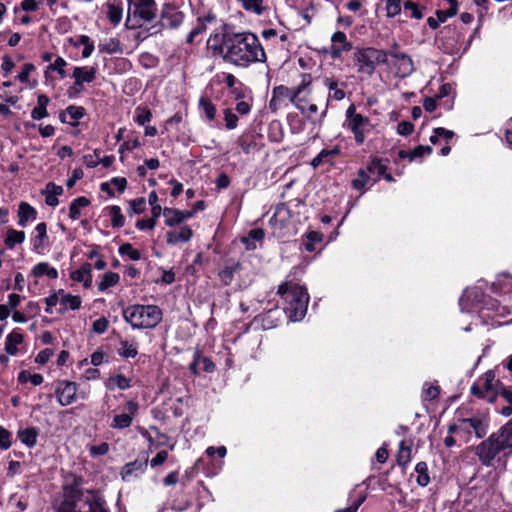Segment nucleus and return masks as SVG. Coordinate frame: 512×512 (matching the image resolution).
<instances>
[{"label":"nucleus","instance_id":"1","mask_svg":"<svg viewBox=\"0 0 512 512\" xmlns=\"http://www.w3.org/2000/svg\"><path fill=\"white\" fill-rule=\"evenodd\" d=\"M214 51L222 54L223 60L240 67L254 62H264L266 54L258 37L251 32H230L222 34L221 44Z\"/></svg>","mask_w":512,"mask_h":512},{"label":"nucleus","instance_id":"2","mask_svg":"<svg viewBox=\"0 0 512 512\" xmlns=\"http://www.w3.org/2000/svg\"><path fill=\"white\" fill-rule=\"evenodd\" d=\"M501 453L504 456L512 453V418L475 447L476 456L487 467L494 466L496 460L500 461Z\"/></svg>","mask_w":512,"mask_h":512},{"label":"nucleus","instance_id":"3","mask_svg":"<svg viewBox=\"0 0 512 512\" xmlns=\"http://www.w3.org/2000/svg\"><path fill=\"white\" fill-rule=\"evenodd\" d=\"M81 479H75L74 486H64V498L57 512H109L105 500L93 491L83 492L77 486Z\"/></svg>","mask_w":512,"mask_h":512},{"label":"nucleus","instance_id":"4","mask_svg":"<svg viewBox=\"0 0 512 512\" xmlns=\"http://www.w3.org/2000/svg\"><path fill=\"white\" fill-rule=\"evenodd\" d=\"M123 317L133 328H154L162 320V311L156 305H132L123 310Z\"/></svg>","mask_w":512,"mask_h":512},{"label":"nucleus","instance_id":"5","mask_svg":"<svg viewBox=\"0 0 512 512\" xmlns=\"http://www.w3.org/2000/svg\"><path fill=\"white\" fill-rule=\"evenodd\" d=\"M125 26L129 29L141 27V22H152L157 15L155 0H128Z\"/></svg>","mask_w":512,"mask_h":512},{"label":"nucleus","instance_id":"6","mask_svg":"<svg viewBox=\"0 0 512 512\" xmlns=\"http://www.w3.org/2000/svg\"><path fill=\"white\" fill-rule=\"evenodd\" d=\"M354 58L358 72L372 75L377 65L388 63V51L374 47L361 48L354 53Z\"/></svg>","mask_w":512,"mask_h":512},{"label":"nucleus","instance_id":"7","mask_svg":"<svg viewBox=\"0 0 512 512\" xmlns=\"http://www.w3.org/2000/svg\"><path fill=\"white\" fill-rule=\"evenodd\" d=\"M289 305L286 308L288 316L293 321L301 320L306 312L309 302V295L305 287L295 284L291 290Z\"/></svg>","mask_w":512,"mask_h":512},{"label":"nucleus","instance_id":"8","mask_svg":"<svg viewBox=\"0 0 512 512\" xmlns=\"http://www.w3.org/2000/svg\"><path fill=\"white\" fill-rule=\"evenodd\" d=\"M461 425H464L462 428L463 431L470 433L471 430L474 431L475 436L479 439L486 436L489 428V418L485 415H476L469 418L459 419Z\"/></svg>","mask_w":512,"mask_h":512},{"label":"nucleus","instance_id":"9","mask_svg":"<svg viewBox=\"0 0 512 512\" xmlns=\"http://www.w3.org/2000/svg\"><path fill=\"white\" fill-rule=\"evenodd\" d=\"M388 56L398 61L396 65L401 77H407L415 71L413 60L408 54L402 52L388 51Z\"/></svg>","mask_w":512,"mask_h":512},{"label":"nucleus","instance_id":"10","mask_svg":"<svg viewBox=\"0 0 512 512\" xmlns=\"http://www.w3.org/2000/svg\"><path fill=\"white\" fill-rule=\"evenodd\" d=\"M56 394L58 402L62 406H68L76 400V384L64 381L57 387Z\"/></svg>","mask_w":512,"mask_h":512},{"label":"nucleus","instance_id":"11","mask_svg":"<svg viewBox=\"0 0 512 512\" xmlns=\"http://www.w3.org/2000/svg\"><path fill=\"white\" fill-rule=\"evenodd\" d=\"M163 215L165 217V224L173 227L182 223L184 220L193 217L194 211H181L175 208H164Z\"/></svg>","mask_w":512,"mask_h":512},{"label":"nucleus","instance_id":"12","mask_svg":"<svg viewBox=\"0 0 512 512\" xmlns=\"http://www.w3.org/2000/svg\"><path fill=\"white\" fill-rule=\"evenodd\" d=\"M312 77L310 74H303L302 75V81L300 85L293 90V93L291 95V103L296 106V108L302 113H305V110L303 109L302 102L304 101V97L301 96V94L308 90L309 86L311 85Z\"/></svg>","mask_w":512,"mask_h":512},{"label":"nucleus","instance_id":"13","mask_svg":"<svg viewBox=\"0 0 512 512\" xmlns=\"http://www.w3.org/2000/svg\"><path fill=\"white\" fill-rule=\"evenodd\" d=\"M161 18L167 19L171 28H177L183 22L184 15L176 11L172 5L165 4L161 10Z\"/></svg>","mask_w":512,"mask_h":512},{"label":"nucleus","instance_id":"14","mask_svg":"<svg viewBox=\"0 0 512 512\" xmlns=\"http://www.w3.org/2000/svg\"><path fill=\"white\" fill-rule=\"evenodd\" d=\"M72 76L75 79V86L82 87L84 82L90 83L95 79L96 68L91 67L90 69L85 70L82 67H75Z\"/></svg>","mask_w":512,"mask_h":512},{"label":"nucleus","instance_id":"15","mask_svg":"<svg viewBox=\"0 0 512 512\" xmlns=\"http://www.w3.org/2000/svg\"><path fill=\"white\" fill-rule=\"evenodd\" d=\"M216 20V16L212 13H209L205 17H199L197 19V26L191 30V32L188 34L186 42L189 44H192L194 41V38L203 32L206 31V23H211Z\"/></svg>","mask_w":512,"mask_h":512},{"label":"nucleus","instance_id":"16","mask_svg":"<svg viewBox=\"0 0 512 512\" xmlns=\"http://www.w3.org/2000/svg\"><path fill=\"white\" fill-rule=\"evenodd\" d=\"M193 232L190 227L183 226L180 232L169 231L166 233V240L169 245H175L178 242H187L191 239Z\"/></svg>","mask_w":512,"mask_h":512},{"label":"nucleus","instance_id":"17","mask_svg":"<svg viewBox=\"0 0 512 512\" xmlns=\"http://www.w3.org/2000/svg\"><path fill=\"white\" fill-rule=\"evenodd\" d=\"M38 435L39 429L36 427H28L19 430L17 433L19 440L29 448H33L36 445Z\"/></svg>","mask_w":512,"mask_h":512},{"label":"nucleus","instance_id":"18","mask_svg":"<svg viewBox=\"0 0 512 512\" xmlns=\"http://www.w3.org/2000/svg\"><path fill=\"white\" fill-rule=\"evenodd\" d=\"M265 233L261 228H255L248 232V235L241 238V242L245 244L246 250H255L256 242L264 239Z\"/></svg>","mask_w":512,"mask_h":512},{"label":"nucleus","instance_id":"19","mask_svg":"<svg viewBox=\"0 0 512 512\" xmlns=\"http://www.w3.org/2000/svg\"><path fill=\"white\" fill-rule=\"evenodd\" d=\"M35 231L37 235L32 239V245L34 250L40 251L45 246V240L48 239L46 223L41 222L37 224Z\"/></svg>","mask_w":512,"mask_h":512},{"label":"nucleus","instance_id":"20","mask_svg":"<svg viewBox=\"0 0 512 512\" xmlns=\"http://www.w3.org/2000/svg\"><path fill=\"white\" fill-rule=\"evenodd\" d=\"M148 458L136 459L133 462L127 463L122 472L123 479L132 475L135 472L143 473L147 467Z\"/></svg>","mask_w":512,"mask_h":512},{"label":"nucleus","instance_id":"21","mask_svg":"<svg viewBox=\"0 0 512 512\" xmlns=\"http://www.w3.org/2000/svg\"><path fill=\"white\" fill-rule=\"evenodd\" d=\"M23 341V335L17 331H13L6 337L5 351L9 355H16L18 352L17 346Z\"/></svg>","mask_w":512,"mask_h":512},{"label":"nucleus","instance_id":"22","mask_svg":"<svg viewBox=\"0 0 512 512\" xmlns=\"http://www.w3.org/2000/svg\"><path fill=\"white\" fill-rule=\"evenodd\" d=\"M36 214H37L36 210L31 205H29L26 202H21L19 205V211H18V216H19L18 224L21 227H25L27 221L29 219H34L36 217Z\"/></svg>","mask_w":512,"mask_h":512},{"label":"nucleus","instance_id":"23","mask_svg":"<svg viewBox=\"0 0 512 512\" xmlns=\"http://www.w3.org/2000/svg\"><path fill=\"white\" fill-rule=\"evenodd\" d=\"M90 205V200L84 196L74 199L69 208V217L72 220H76L80 217V209Z\"/></svg>","mask_w":512,"mask_h":512},{"label":"nucleus","instance_id":"24","mask_svg":"<svg viewBox=\"0 0 512 512\" xmlns=\"http://www.w3.org/2000/svg\"><path fill=\"white\" fill-rule=\"evenodd\" d=\"M32 274L35 277L47 275L50 279H56L58 277L57 270L53 267H50V265L47 262H41L34 266Z\"/></svg>","mask_w":512,"mask_h":512},{"label":"nucleus","instance_id":"25","mask_svg":"<svg viewBox=\"0 0 512 512\" xmlns=\"http://www.w3.org/2000/svg\"><path fill=\"white\" fill-rule=\"evenodd\" d=\"M482 384L481 386L485 389L488 396H490L493 393H496V387L498 388V382L499 380L495 381V373L492 370L487 371L482 378Z\"/></svg>","mask_w":512,"mask_h":512},{"label":"nucleus","instance_id":"26","mask_svg":"<svg viewBox=\"0 0 512 512\" xmlns=\"http://www.w3.org/2000/svg\"><path fill=\"white\" fill-rule=\"evenodd\" d=\"M498 388L496 387V393L491 394L487 397L489 403H494L496 397L500 395L509 404L512 405V391L507 388L502 382H498Z\"/></svg>","mask_w":512,"mask_h":512},{"label":"nucleus","instance_id":"27","mask_svg":"<svg viewBox=\"0 0 512 512\" xmlns=\"http://www.w3.org/2000/svg\"><path fill=\"white\" fill-rule=\"evenodd\" d=\"M411 451V445H406L405 441L400 442L399 450L397 453L398 465L405 467L411 461Z\"/></svg>","mask_w":512,"mask_h":512},{"label":"nucleus","instance_id":"28","mask_svg":"<svg viewBox=\"0 0 512 512\" xmlns=\"http://www.w3.org/2000/svg\"><path fill=\"white\" fill-rule=\"evenodd\" d=\"M25 240V232L17 231L15 229H9L7 231L5 244L9 248H13L16 244H20Z\"/></svg>","mask_w":512,"mask_h":512},{"label":"nucleus","instance_id":"29","mask_svg":"<svg viewBox=\"0 0 512 512\" xmlns=\"http://www.w3.org/2000/svg\"><path fill=\"white\" fill-rule=\"evenodd\" d=\"M120 276L115 272H106L102 276L101 282L98 284L99 291H105L119 282Z\"/></svg>","mask_w":512,"mask_h":512},{"label":"nucleus","instance_id":"30","mask_svg":"<svg viewBox=\"0 0 512 512\" xmlns=\"http://www.w3.org/2000/svg\"><path fill=\"white\" fill-rule=\"evenodd\" d=\"M415 471L418 473L417 483L422 487L427 486L430 482L427 464L425 462H418L415 466Z\"/></svg>","mask_w":512,"mask_h":512},{"label":"nucleus","instance_id":"31","mask_svg":"<svg viewBox=\"0 0 512 512\" xmlns=\"http://www.w3.org/2000/svg\"><path fill=\"white\" fill-rule=\"evenodd\" d=\"M241 264L239 262H235L232 265H226L220 272L219 277L224 282V284L228 285L231 283L235 271L240 268Z\"/></svg>","mask_w":512,"mask_h":512},{"label":"nucleus","instance_id":"32","mask_svg":"<svg viewBox=\"0 0 512 512\" xmlns=\"http://www.w3.org/2000/svg\"><path fill=\"white\" fill-rule=\"evenodd\" d=\"M199 107L203 110L208 120H213L216 114V108L211 100L207 97H201Z\"/></svg>","mask_w":512,"mask_h":512},{"label":"nucleus","instance_id":"33","mask_svg":"<svg viewBox=\"0 0 512 512\" xmlns=\"http://www.w3.org/2000/svg\"><path fill=\"white\" fill-rule=\"evenodd\" d=\"M348 125L351 130H364L369 125V119L361 114H355L349 120Z\"/></svg>","mask_w":512,"mask_h":512},{"label":"nucleus","instance_id":"34","mask_svg":"<svg viewBox=\"0 0 512 512\" xmlns=\"http://www.w3.org/2000/svg\"><path fill=\"white\" fill-rule=\"evenodd\" d=\"M120 345H121V347L118 349V354L120 356L125 357V358L136 357V355L138 353L136 346H134L133 344H130L126 340H121Z\"/></svg>","mask_w":512,"mask_h":512},{"label":"nucleus","instance_id":"35","mask_svg":"<svg viewBox=\"0 0 512 512\" xmlns=\"http://www.w3.org/2000/svg\"><path fill=\"white\" fill-rule=\"evenodd\" d=\"M132 416L130 414L115 415L111 424L112 428L124 429L132 424Z\"/></svg>","mask_w":512,"mask_h":512},{"label":"nucleus","instance_id":"36","mask_svg":"<svg viewBox=\"0 0 512 512\" xmlns=\"http://www.w3.org/2000/svg\"><path fill=\"white\" fill-rule=\"evenodd\" d=\"M107 17L113 25H118L122 19V8L113 3H108Z\"/></svg>","mask_w":512,"mask_h":512},{"label":"nucleus","instance_id":"37","mask_svg":"<svg viewBox=\"0 0 512 512\" xmlns=\"http://www.w3.org/2000/svg\"><path fill=\"white\" fill-rule=\"evenodd\" d=\"M110 213L112 215L111 225L114 228H120L125 223V218L121 213V208L117 205H113L109 207Z\"/></svg>","mask_w":512,"mask_h":512},{"label":"nucleus","instance_id":"38","mask_svg":"<svg viewBox=\"0 0 512 512\" xmlns=\"http://www.w3.org/2000/svg\"><path fill=\"white\" fill-rule=\"evenodd\" d=\"M61 304L65 307L69 306L72 310H77L81 306V298L71 294H63Z\"/></svg>","mask_w":512,"mask_h":512},{"label":"nucleus","instance_id":"39","mask_svg":"<svg viewBox=\"0 0 512 512\" xmlns=\"http://www.w3.org/2000/svg\"><path fill=\"white\" fill-rule=\"evenodd\" d=\"M370 181V177L364 169L358 171L357 178L352 180V187L356 190H361Z\"/></svg>","mask_w":512,"mask_h":512},{"label":"nucleus","instance_id":"40","mask_svg":"<svg viewBox=\"0 0 512 512\" xmlns=\"http://www.w3.org/2000/svg\"><path fill=\"white\" fill-rule=\"evenodd\" d=\"M100 52L114 54L121 52L120 42L116 39H110L107 43L99 45Z\"/></svg>","mask_w":512,"mask_h":512},{"label":"nucleus","instance_id":"41","mask_svg":"<svg viewBox=\"0 0 512 512\" xmlns=\"http://www.w3.org/2000/svg\"><path fill=\"white\" fill-rule=\"evenodd\" d=\"M119 253L121 255H128L129 258L133 261H138L141 258V253L133 249L132 245L130 243H124L119 247Z\"/></svg>","mask_w":512,"mask_h":512},{"label":"nucleus","instance_id":"42","mask_svg":"<svg viewBox=\"0 0 512 512\" xmlns=\"http://www.w3.org/2000/svg\"><path fill=\"white\" fill-rule=\"evenodd\" d=\"M136 122L139 125H145L146 123L150 122L152 118V113L147 108L138 107L136 108Z\"/></svg>","mask_w":512,"mask_h":512},{"label":"nucleus","instance_id":"43","mask_svg":"<svg viewBox=\"0 0 512 512\" xmlns=\"http://www.w3.org/2000/svg\"><path fill=\"white\" fill-rule=\"evenodd\" d=\"M387 167L381 163V160L374 158L367 166V170L370 173H377L378 177H381L386 172Z\"/></svg>","mask_w":512,"mask_h":512},{"label":"nucleus","instance_id":"44","mask_svg":"<svg viewBox=\"0 0 512 512\" xmlns=\"http://www.w3.org/2000/svg\"><path fill=\"white\" fill-rule=\"evenodd\" d=\"M401 12V0H387L386 14L388 17H394Z\"/></svg>","mask_w":512,"mask_h":512},{"label":"nucleus","instance_id":"45","mask_svg":"<svg viewBox=\"0 0 512 512\" xmlns=\"http://www.w3.org/2000/svg\"><path fill=\"white\" fill-rule=\"evenodd\" d=\"M333 43H341L342 50L350 51L352 49V44L347 41L346 34L341 31H337L333 34L331 38Z\"/></svg>","mask_w":512,"mask_h":512},{"label":"nucleus","instance_id":"46","mask_svg":"<svg viewBox=\"0 0 512 512\" xmlns=\"http://www.w3.org/2000/svg\"><path fill=\"white\" fill-rule=\"evenodd\" d=\"M88 272H91V264L85 263L79 269L71 273V278L74 281L82 282V280H84V277Z\"/></svg>","mask_w":512,"mask_h":512},{"label":"nucleus","instance_id":"47","mask_svg":"<svg viewBox=\"0 0 512 512\" xmlns=\"http://www.w3.org/2000/svg\"><path fill=\"white\" fill-rule=\"evenodd\" d=\"M67 115L74 121H77L84 117L85 109L81 106L70 105L66 108Z\"/></svg>","mask_w":512,"mask_h":512},{"label":"nucleus","instance_id":"48","mask_svg":"<svg viewBox=\"0 0 512 512\" xmlns=\"http://www.w3.org/2000/svg\"><path fill=\"white\" fill-rule=\"evenodd\" d=\"M432 152L433 149L431 146L419 145L415 147L414 150L410 153L409 159L410 161H413L414 159L422 157L425 154L430 155Z\"/></svg>","mask_w":512,"mask_h":512},{"label":"nucleus","instance_id":"49","mask_svg":"<svg viewBox=\"0 0 512 512\" xmlns=\"http://www.w3.org/2000/svg\"><path fill=\"white\" fill-rule=\"evenodd\" d=\"M11 446V433L0 426V449L7 450Z\"/></svg>","mask_w":512,"mask_h":512},{"label":"nucleus","instance_id":"50","mask_svg":"<svg viewBox=\"0 0 512 512\" xmlns=\"http://www.w3.org/2000/svg\"><path fill=\"white\" fill-rule=\"evenodd\" d=\"M113 382L120 390H126L130 387V379L125 377L123 374H118L115 377L109 379Z\"/></svg>","mask_w":512,"mask_h":512},{"label":"nucleus","instance_id":"51","mask_svg":"<svg viewBox=\"0 0 512 512\" xmlns=\"http://www.w3.org/2000/svg\"><path fill=\"white\" fill-rule=\"evenodd\" d=\"M145 204L146 202L144 198H136L132 200L130 202L131 211L129 212V214H141L145 210Z\"/></svg>","mask_w":512,"mask_h":512},{"label":"nucleus","instance_id":"52","mask_svg":"<svg viewBox=\"0 0 512 512\" xmlns=\"http://www.w3.org/2000/svg\"><path fill=\"white\" fill-rule=\"evenodd\" d=\"M66 66V61L62 57H57L55 61L48 66V69L56 70L61 78L65 77L64 67Z\"/></svg>","mask_w":512,"mask_h":512},{"label":"nucleus","instance_id":"53","mask_svg":"<svg viewBox=\"0 0 512 512\" xmlns=\"http://www.w3.org/2000/svg\"><path fill=\"white\" fill-rule=\"evenodd\" d=\"M109 326V321L105 317H101L93 322L92 328L95 333L103 334Z\"/></svg>","mask_w":512,"mask_h":512},{"label":"nucleus","instance_id":"54","mask_svg":"<svg viewBox=\"0 0 512 512\" xmlns=\"http://www.w3.org/2000/svg\"><path fill=\"white\" fill-rule=\"evenodd\" d=\"M440 393L439 386H433V385H427L425 384L424 390H423V397L424 400H433L435 399Z\"/></svg>","mask_w":512,"mask_h":512},{"label":"nucleus","instance_id":"55","mask_svg":"<svg viewBox=\"0 0 512 512\" xmlns=\"http://www.w3.org/2000/svg\"><path fill=\"white\" fill-rule=\"evenodd\" d=\"M293 91H291L288 87L284 86V85H279V86H276L273 88V91H272V95L274 96V98H282V97H289V99L291 100V95H292Z\"/></svg>","mask_w":512,"mask_h":512},{"label":"nucleus","instance_id":"56","mask_svg":"<svg viewBox=\"0 0 512 512\" xmlns=\"http://www.w3.org/2000/svg\"><path fill=\"white\" fill-rule=\"evenodd\" d=\"M414 130L413 123L402 121L397 125V133L402 136H409Z\"/></svg>","mask_w":512,"mask_h":512},{"label":"nucleus","instance_id":"57","mask_svg":"<svg viewBox=\"0 0 512 512\" xmlns=\"http://www.w3.org/2000/svg\"><path fill=\"white\" fill-rule=\"evenodd\" d=\"M404 9L410 10L411 17H413L415 19H422V17H423V14H422L421 10L419 9V6L412 1H406L404 3Z\"/></svg>","mask_w":512,"mask_h":512},{"label":"nucleus","instance_id":"58","mask_svg":"<svg viewBox=\"0 0 512 512\" xmlns=\"http://www.w3.org/2000/svg\"><path fill=\"white\" fill-rule=\"evenodd\" d=\"M35 66L32 63H26L23 66L22 71L18 74L17 78L20 82L26 83L28 81L29 74L34 71Z\"/></svg>","mask_w":512,"mask_h":512},{"label":"nucleus","instance_id":"59","mask_svg":"<svg viewBox=\"0 0 512 512\" xmlns=\"http://www.w3.org/2000/svg\"><path fill=\"white\" fill-rule=\"evenodd\" d=\"M457 12L458 11L455 8H449L448 10H437L436 16L440 23H443L447 20V18L455 16Z\"/></svg>","mask_w":512,"mask_h":512},{"label":"nucleus","instance_id":"60","mask_svg":"<svg viewBox=\"0 0 512 512\" xmlns=\"http://www.w3.org/2000/svg\"><path fill=\"white\" fill-rule=\"evenodd\" d=\"M238 117L230 110H225V122L227 129H234L237 126Z\"/></svg>","mask_w":512,"mask_h":512},{"label":"nucleus","instance_id":"61","mask_svg":"<svg viewBox=\"0 0 512 512\" xmlns=\"http://www.w3.org/2000/svg\"><path fill=\"white\" fill-rule=\"evenodd\" d=\"M52 355H53V351L51 349H44L38 353L35 361L39 364H45L49 361V359Z\"/></svg>","mask_w":512,"mask_h":512},{"label":"nucleus","instance_id":"62","mask_svg":"<svg viewBox=\"0 0 512 512\" xmlns=\"http://www.w3.org/2000/svg\"><path fill=\"white\" fill-rule=\"evenodd\" d=\"M471 393L478 398L487 400L488 394L486 393L485 389L481 386L480 383H475L472 385Z\"/></svg>","mask_w":512,"mask_h":512},{"label":"nucleus","instance_id":"63","mask_svg":"<svg viewBox=\"0 0 512 512\" xmlns=\"http://www.w3.org/2000/svg\"><path fill=\"white\" fill-rule=\"evenodd\" d=\"M168 458V453L164 450L158 452L156 456L151 460V466L156 467L163 464Z\"/></svg>","mask_w":512,"mask_h":512},{"label":"nucleus","instance_id":"64","mask_svg":"<svg viewBox=\"0 0 512 512\" xmlns=\"http://www.w3.org/2000/svg\"><path fill=\"white\" fill-rule=\"evenodd\" d=\"M47 116H48V112L45 107L40 108L39 106H36L31 112V117L34 120H41Z\"/></svg>","mask_w":512,"mask_h":512}]
</instances>
